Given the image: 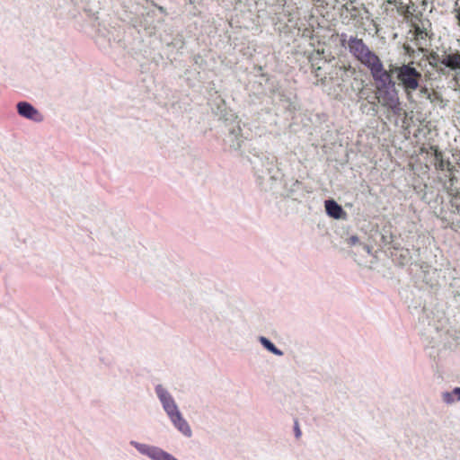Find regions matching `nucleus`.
Masks as SVG:
<instances>
[{
	"mask_svg": "<svg viewBox=\"0 0 460 460\" xmlns=\"http://www.w3.org/2000/svg\"><path fill=\"white\" fill-rule=\"evenodd\" d=\"M295 432H296V438H299L301 436V430L299 429V426H298V423L296 420L295 421Z\"/></svg>",
	"mask_w": 460,
	"mask_h": 460,
	"instance_id": "f3484780",
	"label": "nucleus"
},
{
	"mask_svg": "<svg viewBox=\"0 0 460 460\" xmlns=\"http://www.w3.org/2000/svg\"><path fill=\"white\" fill-rule=\"evenodd\" d=\"M339 38H340L341 45L344 48L348 47L349 39L347 37V34L341 33L339 35Z\"/></svg>",
	"mask_w": 460,
	"mask_h": 460,
	"instance_id": "2eb2a0df",
	"label": "nucleus"
},
{
	"mask_svg": "<svg viewBox=\"0 0 460 460\" xmlns=\"http://www.w3.org/2000/svg\"><path fill=\"white\" fill-rule=\"evenodd\" d=\"M348 49L357 60L369 69L375 81L388 80V75L379 57L369 49L362 39L350 37L348 41Z\"/></svg>",
	"mask_w": 460,
	"mask_h": 460,
	"instance_id": "f257e3e1",
	"label": "nucleus"
},
{
	"mask_svg": "<svg viewBox=\"0 0 460 460\" xmlns=\"http://www.w3.org/2000/svg\"><path fill=\"white\" fill-rule=\"evenodd\" d=\"M447 192H448L450 195L455 196V197L460 196V190H456V191H454L452 189L447 188Z\"/></svg>",
	"mask_w": 460,
	"mask_h": 460,
	"instance_id": "a211bd4d",
	"label": "nucleus"
},
{
	"mask_svg": "<svg viewBox=\"0 0 460 460\" xmlns=\"http://www.w3.org/2000/svg\"><path fill=\"white\" fill-rule=\"evenodd\" d=\"M385 2L393 4L397 13L404 18L415 13L419 0H385Z\"/></svg>",
	"mask_w": 460,
	"mask_h": 460,
	"instance_id": "6e6552de",
	"label": "nucleus"
},
{
	"mask_svg": "<svg viewBox=\"0 0 460 460\" xmlns=\"http://www.w3.org/2000/svg\"><path fill=\"white\" fill-rule=\"evenodd\" d=\"M456 25L460 28V0H456L452 11Z\"/></svg>",
	"mask_w": 460,
	"mask_h": 460,
	"instance_id": "4468645a",
	"label": "nucleus"
},
{
	"mask_svg": "<svg viewBox=\"0 0 460 460\" xmlns=\"http://www.w3.org/2000/svg\"><path fill=\"white\" fill-rule=\"evenodd\" d=\"M438 62L452 71H460V50L451 48L444 50L438 58Z\"/></svg>",
	"mask_w": 460,
	"mask_h": 460,
	"instance_id": "0eeeda50",
	"label": "nucleus"
},
{
	"mask_svg": "<svg viewBox=\"0 0 460 460\" xmlns=\"http://www.w3.org/2000/svg\"><path fill=\"white\" fill-rule=\"evenodd\" d=\"M376 84V99L378 102L382 106L386 107L392 111L398 109L400 102L397 93L395 91H390L388 89V85L383 86L380 83Z\"/></svg>",
	"mask_w": 460,
	"mask_h": 460,
	"instance_id": "39448f33",
	"label": "nucleus"
},
{
	"mask_svg": "<svg viewBox=\"0 0 460 460\" xmlns=\"http://www.w3.org/2000/svg\"><path fill=\"white\" fill-rule=\"evenodd\" d=\"M334 74L337 79H341L342 82H345L356 74V69L349 62L339 60L334 65Z\"/></svg>",
	"mask_w": 460,
	"mask_h": 460,
	"instance_id": "1a4fd4ad",
	"label": "nucleus"
},
{
	"mask_svg": "<svg viewBox=\"0 0 460 460\" xmlns=\"http://www.w3.org/2000/svg\"><path fill=\"white\" fill-rule=\"evenodd\" d=\"M324 206L327 214L335 219L341 218L345 215L342 208L332 199L326 200Z\"/></svg>",
	"mask_w": 460,
	"mask_h": 460,
	"instance_id": "9b49d317",
	"label": "nucleus"
},
{
	"mask_svg": "<svg viewBox=\"0 0 460 460\" xmlns=\"http://www.w3.org/2000/svg\"><path fill=\"white\" fill-rule=\"evenodd\" d=\"M443 397H444V401H445L446 402H447V403H451V402H454L453 395H452V394H450V393H445V394H444V395H443Z\"/></svg>",
	"mask_w": 460,
	"mask_h": 460,
	"instance_id": "dca6fc26",
	"label": "nucleus"
},
{
	"mask_svg": "<svg viewBox=\"0 0 460 460\" xmlns=\"http://www.w3.org/2000/svg\"><path fill=\"white\" fill-rule=\"evenodd\" d=\"M16 111L19 116L33 122L40 123L44 120V116L29 102H18Z\"/></svg>",
	"mask_w": 460,
	"mask_h": 460,
	"instance_id": "423d86ee",
	"label": "nucleus"
},
{
	"mask_svg": "<svg viewBox=\"0 0 460 460\" xmlns=\"http://www.w3.org/2000/svg\"><path fill=\"white\" fill-rule=\"evenodd\" d=\"M112 33L110 31L99 32L95 38V43L98 48L105 54H112Z\"/></svg>",
	"mask_w": 460,
	"mask_h": 460,
	"instance_id": "9d476101",
	"label": "nucleus"
},
{
	"mask_svg": "<svg viewBox=\"0 0 460 460\" xmlns=\"http://www.w3.org/2000/svg\"><path fill=\"white\" fill-rule=\"evenodd\" d=\"M320 70H321V67H317L315 70H314V74H315V76H321V73H320Z\"/></svg>",
	"mask_w": 460,
	"mask_h": 460,
	"instance_id": "aec40b11",
	"label": "nucleus"
},
{
	"mask_svg": "<svg viewBox=\"0 0 460 460\" xmlns=\"http://www.w3.org/2000/svg\"><path fill=\"white\" fill-rule=\"evenodd\" d=\"M155 392L163 404L164 403V402H167L172 400V396L167 393V391L161 385H158L155 387Z\"/></svg>",
	"mask_w": 460,
	"mask_h": 460,
	"instance_id": "f8f14e48",
	"label": "nucleus"
},
{
	"mask_svg": "<svg viewBox=\"0 0 460 460\" xmlns=\"http://www.w3.org/2000/svg\"><path fill=\"white\" fill-rule=\"evenodd\" d=\"M165 411L169 415L171 420L173 422L174 426L181 431L183 434L187 436H190L191 430L186 420L181 417V414L178 411V408L173 401L171 400L167 402H164L163 404Z\"/></svg>",
	"mask_w": 460,
	"mask_h": 460,
	"instance_id": "20e7f679",
	"label": "nucleus"
},
{
	"mask_svg": "<svg viewBox=\"0 0 460 460\" xmlns=\"http://www.w3.org/2000/svg\"><path fill=\"white\" fill-rule=\"evenodd\" d=\"M404 19L410 23L408 31L410 40L420 51H423L428 47L430 39L431 23L429 20L423 17L421 13H415Z\"/></svg>",
	"mask_w": 460,
	"mask_h": 460,
	"instance_id": "7ed1b4c3",
	"label": "nucleus"
},
{
	"mask_svg": "<svg viewBox=\"0 0 460 460\" xmlns=\"http://www.w3.org/2000/svg\"><path fill=\"white\" fill-rule=\"evenodd\" d=\"M413 65V62L401 66L391 64L389 65V69L386 70L388 80L375 82L382 84L383 86L394 84L392 77L394 75L398 84L403 88L407 97L410 99L412 93L419 88L422 77L421 73Z\"/></svg>",
	"mask_w": 460,
	"mask_h": 460,
	"instance_id": "f03ea898",
	"label": "nucleus"
},
{
	"mask_svg": "<svg viewBox=\"0 0 460 460\" xmlns=\"http://www.w3.org/2000/svg\"><path fill=\"white\" fill-rule=\"evenodd\" d=\"M261 344L267 349H269L270 352H272L273 354L275 355H278V356H281L283 353L281 350H279V349H277L275 347V345L273 343H271L268 339H266L265 337H261L260 339Z\"/></svg>",
	"mask_w": 460,
	"mask_h": 460,
	"instance_id": "ddd939ff",
	"label": "nucleus"
},
{
	"mask_svg": "<svg viewBox=\"0 0 460 460\" xmlns=\"http://www.w3.org/2000/svg\"><path fill=\"white\" fill-rule=\"evenodd\" d=\"M453 394L457 396V400L460 401V387H456L453 390Z\"/></svg>",
	"mask_w": 460,
	"mask_h": 460,
	"instance_id": "6ab92c4d",
	"label": "nucleus"
}]
</instances>
